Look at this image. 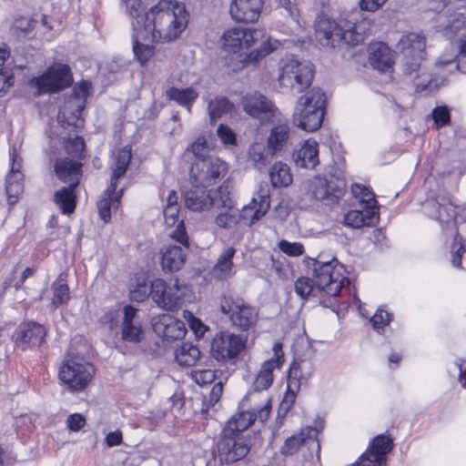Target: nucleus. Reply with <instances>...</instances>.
I'll use <instances>...</instances> for the list:
<instances>
[{"label":"nucleus","instance_id":"60","mask_svg":"<svg viewBox=\"0 0 466 466\" xmlns=\"http://www.w3.org/2000/svg\"><path fill=\"white\" fill-rule=\"evenodd\" d=\"M217 135L221 142L225 145H236L237 143L235 133L229 127L226 125L221 124L218 126L217 129Z\"/></svg>","mask_w":466,"mask_h":466},{"label":"nucleus","instance_id":"4","mask_svg":"<svg viewBox=\"0 0 466 466\" xmlns=\"http://www.w3.org/2000/svg\"><path fill=\"white\" fill-rule=\"evenodd\" d=\"M82 164L69 157L58 158L56 161L55 171L57 177L69 186L63 187L55 194V202L64 214H71L76 208L75 188L81 177Z\"/></svg>","mask_w":466,"mask_h":466},{"label":"nucleus","instance_id":"48","mask_svg":"<svg viewBox=\"0 0 466 466\" xmlns=\"http://www.w3.org/2000/svg\"><path fill=\"white\" fill-rule=\"evenodd\" d=\"M5 188L10 203H15L17 197L23 192V174H8Z\"/></svg>","mask_w":466,"mask_h":466},{"label":"nucleus","instance_id":"5","mask_svg":"<svg viewBox=\"0 0 466 466\" xmlns=\"http://www.w3.org/2000/svg\"><path fill=\"white\" fill-rule=\"evenodd\" d=\"M313 76V65L293 55L285 56L279 63V82L284 88L301 93L311 85Z\"/></svg>","mask_w":466,"mask_h":466},{"label":"nucleus","instance_id":"45","mask_svg":"<svg viewBox=\"0 0 466 466\" xmlns=\"http://www.w3.org/2000/svg\"><path fill=\"white\" fill-rule=\"evenodd\" d=\"M53 298L50 308L55 310L59 306L66 304L70 299L69 287L60 275L59 279L52 284Z\"/></svg>","mask_w":466,"mask_h":466},{"label":"nucleus","instance_id":"55","mask_svg":"<svg viewBox=\"0 0 466 466\" xmlns=\"http://www.w3.org/2000/svg\"><path fill=\"white\" fill-rule=\"evenodd\" d=\"M465 252L462 238L458 235L455 236L451 246V263L454 267L460 268L461 265V256Z\"/></svg>","mask_w":466,"mask_h":466},{"label":"nucleus","instance_id":"8","mask_svg":"<svg viewBox=\"0 0 466 466\" xmlns=\"http://www.w3.org/2000/svg\"><path fill=\"white\" fill-rule=\"evenodd\" d=\"M219 309L230 325L238 330L248 331L258 321V310L238 295H224L220 299Z\"/></svg>","mask_w":466,"mask_h":466},{"label":"nucleus","instance_id":"62","mask_svg":"<svg viewBox=\"0 0 466 466\" xmlns=\"http://www.w3.org/2000/svg\"><path fill=\"white\" fill-rule=\"evenodd\" d=\"M31 23L27 18H19L15 21L12 29L17 36H20L21 34L25 35L31 31Z\"/></svg>","mask_w":466,"mask_h":466},{"label":"nucleus","instance_id":"63","mask_svg":"<svg viewBox=\"0 0 466 466\" xmlns=\"http://www.w3.org/2000/svg\"><path fill=\"white\" fill-rule=\"evenodd\" d=\"M387 1L388 0H360L359 5L362 11L376 12L383 6Z\"/></svg>","mask_w":466,"mask_h":466},{"label":"nucleus","instance_id":"46","mask_svg":"<svg viewBox=\"0 0 466 466\" xmlns=\"http://www.w3.org/2000/svg\"><path fill=\"white\" fill-rule=\"evenodd\" d=\"M352 194L359 198V207L360 208H369L378 210V202L375 195L364 186L355 184L352 186Z\"/></svg>","mask_w":466,"mask_h":466},{"label":"nucleus","instance_id":"18","mask_svg":"<svg viewBox=\"0 0 466 466\" xmlns=\"http://www.w3.org/2000/svg\"><path fill=\"white\" fill-rule=\"evenodd\" d=\"M272 351L273 356L260 365V368L255 377L253 389L256 391L266 390L272 385L274 380V371L276 370H280L285 361L282 344L280 342L274 343Z\"/></svg>","mask_w":466,"mask_h":466},{"label":"nucleus","instance_id":"38","mask_svg":"<svg viewBox=\"0 0 466 466\" xmlns=\"http://www.w3.org/2000/svg\"><path fill=\"white\" fill-rule=\"evenodd\" d=\"M440 27L451 33H456L466 27V7L460 5L455 9L449 8L444 15L439 16Z\"/></svg>","mask_w":466,"mask_h":466},{"label":"nucleus","instance_id":"2","mask_svg":"<svg viewBox=\"0 0 466 466\" xmlns=\"http://www.w3.org/2000/svg\"><path fill=\"white\" fill-rule=\"evenodd\" d=\"M326 103L325 93L319 87L311 88L298 98L292 113V123L308 132L318 130L324 119Z\"/></svg>","mask_w":466,"mask_h":466},{"label":"nucleus","instance_id":"52","mask_svg":"<svg viewBox=\"0 0 466 466\" xmlns=\"http://www.w3.org/2000/svg\"><path fill=\"white\" fill-rule=\"evenodd\" d=\"M66 150L75 160H80L84 157L85 142L81 137L68 139L66 143Z\"/></svg>","mask_w":466,"mask_h":466},{"label":"nucleus","instance_id":"7","mask_svg":"<svg viewBox=\"0 0 466 466\" xmlns=\"http://www.w3.org/2000/svg\"><path fill=\"white\" fill-rule=\"evenodd\" d=\"M260 36H264V29H249L241 26H235L226 30L222 36L223 49L230 54L228 58V66L233 71H238L242 68H235L238 56L248 54L246 50L249 49L253 44L258 41Z\"/></svg>","mask_w":466,"mask_h":466},{"label":"nucleus","instance_id":"42","mask_svg":"<svg viewBox=\"0 0 466 466\" xmlns=\"http://www.w3.org/2000/svg\"><path fill=\"white\" fill-rule=\"evenodd\" d=\"M166 95L170 100H174L180 106H186L188 112L191 111V106L198 96V92L192 87L184 89L170 87L167 90Z\"/></svg>","mask_w":466,"mask_h":466},{"label":"nucleus","instance_id":"47","mask_svg":"<svg viewBox=\"0 0 466 466\" xmlns=\"http://www.w3.org/2000/svg\"><path fill=\"white\" fill-rule=\"evenodd\" d=\"M233 105L226 97H217L208 103V110L210 122L214 124L222 116L232 110Z\"/></svg>","mask_w":466,"mask_h":466},{"label":"nucleus","instance_id":"53","mask_svg":"<svg viewBox=\"0 0 466 466\" xmlns=\"http://www.w3.org/2000/svg\"><path fill=\"white\" fill-rule=\"evenodd\" d=\"M191 378L198 385H207L214 382L217 375L212 370H196L191 371Z\"/></svg>","mask_w":466,"mask_h":466},{"label":"nucleus","instance_id":"35","mask_svg":"<svg viewBox=\"0 0 466 466\" xmlns=\"http://www.w3.org/2000/svg\"><path fill=\"white\" fill-rule=\"evenodd\" d=\"M85 107V102L77 98L69 99L63 109L57 115V122L63 127L75 126L79 127L83 121L80 118L82 110Z\"/></svg>","mask_w":466,"mask_h":466},{"label":"nucleus","instance_id":"61","mask_svg":"<svg viewBox=\"0 0 466 466\" xmlns=\"http://www.w3.org/2000/svg\"><path fill=\"white\" fill-rule=\"evenodd\" d=\"M432 118L438 127H441L450 122V112L446 106H438L432 111Z\"/></svg>","mask_w":466,"mask_h":466},{"label":"nucleus","instance_id":"20","mask_svg":"<svg viewBox=\"0 0 466 466\" xmlns=\"http://www.w3.org/2000/svg\"><path fill=\"white\" fill-rule=\"evenodd\" d=\"M271 401L267 400L266 402L258 408H253L251 410L243 411L234 416L230 420L228 421L224 430H229L230 431L239 432L247 430L256 420L260 422H265L270 414Z\"/></svg>","mask_w":466,"mask_h":466},{"label":"nucleus","instance_id":"49","mask_svg":"<svg viewBox=\"0 0 466 466\" xmlns=\"http://www.w3.org/2000/svg\"><path fill=\"white\" fill-rule=\"evenodd\" d=\"M417 72H420V74H417L413 78V84L417 92L425 90L432 91L437 86V84L431 74L426 71H422L421 68Z\"/></svg>","mask_w":466,"mask_h":466},{"label":"nucleus","instance_id":"3","mask_svg":"<svg viewBox=\"0 0 466 466\" xmlns=\"http://www.w3.org/2000/svg\"><path fill=\"white\" fill-rule=\"evenodd\" d=\"M315 35L321 46L330 47L341 43L356 46L363 40L362 34L357 31V25L351 20L336 22L326 15H319L316 19Z\"/></svg>","mask_w":466,"mask_h":466},{"label":"nucleus","instance_id":"17","mask_svg":"<svg viewBox=\"0 0 466 466\" xmlns=\"http://www.w3.org/2000/svg\"><path fill=\"white\" fill-rule=\"evenodd\" d=\"M180 206L177 191L170 190L167 194L166 204L163 207L164 223L171 228L177 225L169 236L182 245H187L188 236L187 234L184 220L179 218Z\"/></svg>","mask_w":466,"mask_h":466},{"label":"nucleus","instance_id":"30","mask_svg":"<svg viewBox=\"0 0 466 466\" xmlns=\"http://www.w3.org/2000/svg\"><path fill=\"white\" fill-rule=\"evenodd\" d=\"M269 207L270 200L268 194L266 192L258 194L239 211L240 221L242 220L245 225L250 227L267 214Z\"/></svg>","mask_w":466,"mask_h":466},{"label":"nucleus","instance_id":"23","mask_svg":"<svg viewBox=\"0 0 466 466\" xmlns=\"http://www.w3.org/2000/svg\"><path fill=\"white\" fill-rule=\"evenodd\" d=\"M46 331L45 328L35 322L22 323L15 336V345L22 350L38 347L45 339Z\"/></svg>","mask_w":466,"mask_h":466},{"label":"nucleus","instance_id":"64","mask_svg":"<svg viewBox=\"0 0 466 466\" xmlns=\"http://www.w3.org/2000/svg\"><path fill=\"white\" fill-rule=\"evenodd\" d=\"M85 418L78 413L70 415L66 420L68 428L73 431H79L85 425Z\"/></svg>","mask_w":466,"mask_h":466},{"label":"nucleus","instance_id":"39","mask_svg":"<svg viewBox=\"0 0 466 466\" xmlns=\"http://www.w3.org/2000/svg\"><path fill=\"white\" fill-rule=\"evenodd\" d=\"M235 254L236 249L233 247H228L218 256L212 268L214 278L224 280L235 274L234 263L232 261Z\"/></svg>","mask_w":466,"mask_h":466},{"label":"nucleus","instance_id":"11","mask_svg":"<svg viewBox=\"0 0 466 466\" xmlns=\"http://www.w3.org/2000/svg\"><path fill=\"white\" fill-rule=\"evenodd\" d=\"M94 373L91 363L79 356L68 354L59 368L58 377L71 390H81L89 384Z\"/></svg>","mask_w":466,"mask_h":466},{"label":"nucleus","instance_id":"6","mask_svg":"<svg viewBox=\"0 0 466 466\" xmlns=\"http://www.w3.org/2000/svg\"><path fill=\"white\" fill-rule=\"evenodd\" d=\"M115 166L112 169V176L109 187L105 191V197L97 202L99 216L104 222H108L111 218L110 209H116L119 206L120 198L123 194V188L116 193L118 178L123 177L130 164L131 149L127 147L121 148L114 155Z\"/></svg>","mask_w":466,"mask_h":466},{"label":"nucleus","instance_id":"25","mask_svg":"<svg viewBox=\"0 0 466 466\" xmlns=\"http://www.w3.org/2000/svg\"><path fill=\"white\" fill-rule=\"evenodd\" d=\"M319 431L314 427H307L302 429L299 434L293 435L286 440L280 449L281 454L291 456L295 454L302 445L309 448H315L319 452L320 449L319 442L317 439Z\"/></svg>","mask_w":466,"mask_h":466},{"label":"nucleus","instance_id":"44","mask_svg":"<svg viewBox=\"0 0 466 466\" xmlns=\"http://www.w3.org/2000/svg\"><path fill=\"white\" fill-rule=\"evenodd\" d=\"M200 357V350L192 343H183L175 350L176 361L181 366H193Z\"/></svg>","mask_w":466,"mask_h":466},{"label":"nucleus","instance_id":"22","mask_svg":"<svg viewBox=\"0 0 466 466\" xmlns=\"http://www.w3.org/2000/svg\"><path fill=\"white\" fill-rule=\"evenodd\" d=\"M295 131L288 121H278L273 124L267 137L268 151L277 155L291 145Z\"/></svg>","mask_w":466,"mask_h":466},{"label":"nucleus","instance_id":"27","mask_svg":"<svg viewBox=\"0 0 466 466\" xmlns=\"http://www.w3.org/2000/svg\"><path fill=\"white\" fill-rule=\"evenodd\" d=\"M153 328L156 333L166 340L181 339L187 333L185 324L170 314L157 316L153 322Z\"/></svg>","mask_w":466,"mask_h":466},{"label":"nucleus","instance_id":"50","mask_svg":"<svg viewBox=\"0 0 466 466\" xmlns=\"http://www.w3.org/2000/svg\"><path fill=\"white\" fill-rule=\"evenodd\" d=\"M427 206H431L432 208H436L438 206L439 209L435 212H429V216L439 219L441 221L448 222L454 217L455 210L452 205L445 206L441 205L440 203L435 202L434 200L428 201Z\"/></svg>","mask_w":466,"mask_h":466},{"label":"nucleus","instance_id":"51","mask_svg":"<svg viewBox=\"0 0 466 466\" xmlns=\"http://www.w3.org/2000/svg\"><path fill=\"white\" fill-rule=\"evenodd\" d=\"M187 152H191L195 160L207 159L210 157L208 147L205 137H199L187 148Z\"/></svg>","mask_w":466,"mask_h":466},{"label":"nucleus","instance_id":"40","mask_svg":"<svg viewBox=\"0 0 466 466\" xmlns=\"http://www.w3.org/2000/svg\"><path fill=\"white\" fill-rule=\"evenodd\" d=\"M279 5L276 9L279 15V22L289 25L292 29L299 28V13L296 5V0H277Z\"/></svg>","mask_w":466,"mask_h":466},{"label":"nucleus","instance_id":"19","mask_svg":"<svg viewBox=\"0 0 466 466\" xmlns=\"http://www.w3.org/2000/svg\"><path fill=\"white\" fill-rule=\"evenodd\" d=\"M345 183L334 177H315L309 183V190L312 197L318 200H338L344 192Z\"/></svg>","mask_w":466,"mask_h":466},{"label":"nucleus","instance_id":"12","mask_svg":"<svg viewBox=\"0 0 466 466\" xmlns=\"http://www.w3.org/2000/svg\"><path fill=\"white\" fill-rule=\"evenodd\" d=\"M188 292L187 285L176 279L167 285L163 279H156L150 284V296L154 302L168 311H174L182 307Z\"/></svg>","mask_w":466,"mask_h":466},{"label":"nucleus","instance_id":"57","mask_svg":"<svg viewBox=\"0 0 466 466\" xmlns=\"http://www.w3.org/2000/svg\"><path fill=\"white\" fill-rule=\"evenodd\" d=\"M457 48H458V56H457V67L458 69L466 74V34L462 35L457 40Z\"/></svg>","mask_w":466,"mask_h":466},{"label":"nucleus","instance_id":"14","mask_svg":"<svg viewBox=\"0 0 466 466\" xmlns=\"http://www.w3.org/2000/svg\"><path fill=\"white\" fill-rule=\"evenodd\" d=\"M337 264V259L326 262L311 259L309 264L316 286L329 296H338L343 287L344 278L336 269Z\"/></svg>","mask_w":466,"mask_h":466},{"label":"nucleus","instance_id":"34","mask_svg":"<svg viewBox=\"0 0 466 466\" xmlns=\"http://www.w3.org/2000/svg\"><path fill=\"white\" fill-rule=\"evenodd\" d=\"M379 211L375 209L358 208L350 210L344 217L346 226L353 228H360L361 227L375 226L379 222Z\"/></svg>","mask_w":466,"mask_h":466},{"label":"nucleus","instance_id":"10","mask_svg":"<svg viewBox=\"0 0 466 466\" xmlns=\"http://www.w3.org/2000/svg\"><path fill=\"white\" fill-rule=\"evenodd\" d=\"M396 48L403 73L406 76L417 73L420 69L421 62L426 58L425 36L416 32L407 33L400 38Z\"/></svg>","mask_w":466,"mask_h":466},{"label":"nucleus","instance_id":"28","mask_svg":"<svg viewBox=\"0 0 466 466\" xmlns=\"http://www.w3.org/2000/svg\"><path fill=\"white\" fill-rule=\"evenodd\" d=\"M218 193L220 198L218 199L216 205L222 206L225 211L218 214L215 223L221 228H231L240 221L239 210L234 208V202L230 198L226 187H219Z\"/></svg>","mask_w":466,"mask_h":466},{"label":"nucleus","instance_id":"31","mask_svg":"<svg viewBox=\"0 0 466 466\" xmlns=\"http://www.w3.org/2000/svg\"><path fill=\"white\" fill-rule=\"evenodd\" d=\"M185 206L191 211L201 212L209 209L216 205L215 200L208 190L201 186L193 185L192 188L184 195Z\"/></svg>","mask_w":466,"mask_h":466},{"label":"nucleus","instance_id":"56","mask_svg":"<svg viewBox=\"0 0 466 466\" xmlns=\"http://www.w3.org/2000/svg\"><path fill=\"white\" fill-rule=\"evenodd\" d=\"M295 291L302 299L308 298L313 291V280L309 278H299L295 282Z\"/></svg>","mask_w":466,"mask_h":466},{"label":"nucleus","instance_id":"24","mask_svg":"<svg viewBox=\"0 0 466 466\" xmlns=\"http://www.w3.org/2000/svg\"><path fill=\"white\" fill-rule=\"evenodd\" d=\"M123 313L121 339L127 343H139L144 338V331L137 316V309L127 305L124 307Z\"/></svg>","mask_w":466,"mask_h":466},{"label":"nucleus","instance_id":"15","mask_svg":"<svg viewBox=\"0 0 466 466\" xmlns=\"http://www.w3.org/2000/svg\"><path fill=\"white\" fill-rule=\"evenodd\" d=\"M247 338L230 331H222L213 338L210 355L219 362L236 359L246 348Z\"/></svg>","mask_w":466,"mask_h":466},{"label":"nucleus","instance_id":"58","mask_svg":"<svg viewBox=\"0 0 466 466\" xmlns=\"http://www.w3.org/2000/svg\"><path fill=\"white\" fill-rule=\"evenodd\" d=\"M148 296H150V287L148 288L146 281L138 282L131 290H130V299L134 301H143Z\"/></svg>","mask_w":466,"mask_h":466},{"label":"nucleus","instance_id":"37","mask_svg":"<svg viewBox=\"0 0 466 466\" xmlns=\"http://www.w3.org/2000/svg\"><path fill=\"white\" fill-rule=\"evenodd\" d=\"M369 62L373 68L385 71L392 65L391 50L387 45L377 42L369 46Z\"/></svg>","mask_w":466,"mask_h":466},{"label":"nucleus","instance_id":"41","mask_svg":"<svg viewBox=\"0 0 466 466\" xmlns=\"http://www.w3.org/2000/svg\"><path fill=\"white\" fill-rule=\"evenodd\" d=\"M269 177L274 187H287L293 181L290 167L281 161L276 162L270 167Z\"/></svg>","mask_w":466,"mask_h":466},{"label":"nucleus","instance_id":"26","mask_svg":"<svg viewBox=\"0 0 466 466\" xmlns=\"http://www.w3.org/2000/svg\"><path fill=\"white\" fill-rule=\"evenodd\" d=\"M392 449L391 440L383 435L376 437L370 448L356 461L360 466H380L385 455Z\"/></svg>","mask_w":466,"mask_h":466},{"label":"nucleus","instance_id":"13","mask_svg":"<svg viewBox=\"0 0 466 466\" xmlns=\"http://www.w3.org/2000/svg\"><path fill=\"white\" fill-rule=\"evenodd\" d=\"M227 172V163L214 156L195 160L190 168V179L192 185L208 187L219 182Z\"/></svg>","mask_w":466,"mask_h":466},{"label":"nucleus","instance_id":"1","mask_svg":"<svg viewBox=\"0 0 466 466\" xmlns=\"http://www.w3.org/2000/svg\"><path fill=\"white\" fill-rule=\"evenodd\" d=\"M133 31V50L141 64L154 55V44L170 42L187 26L189 14L183 4L160 0L147 11L142 0H122Z\"/></svg>","mask_w":466,"mask_h":466},{"label":"nucleus","instance_id":"29","mask_svg":"<svg viewBox=\"0 0 466 466\" xmlns=\"http://www.w3.org/2000/svg\"><path fill=\"white\" fill-rule=\"evenodd\" d=\"M261 40L259 48L254 49L248 54H241L238 56V60L234 66L235 68H244L249 65H255L261 58L265 57L271 52L277 50L280 46V42L268 36L264 32V36H260L258 41Z\"/></svg>","mask_w":466,"mask_h":466},{"label":"nucleus","instance_id":"16","mask_svg":"<svg viewBox=\"0 0 466 466\" xmlns=\"http://www.w3.org/2000/svg\"><path fill=\"white\" fill-rule=\"evenodd\" d=\"M219 460L225 463H233L244 459L250 447L246 438L239 432L223 430L217 444Z\"/></svg>","mask_w":466,"mask_h":466},{"label":"nucleus","instance_id":"21","mask_svg":"<svg viewBox=\"0 0 466 466\" xmlns=\"http://www.w3.org/2000/svg\"><path fill=\"white\" fill-rule=\"evenodd\" d=\"M264 0H232L229 5V15L238 23H255L258 20Z\"/></svg>","mask_w":466,"mask_h":466},{"label":"nucleus","instance_id":"59","mask_svg":"<svg viewBox=\"0 0 466 466\" xmlns=\"http://www.w3.org/2000/svg\"><path fill=\"white\" fill-rule=\"evenodd\" d=\"M390 320L391 315L382 309H379L370 319L373 328L378 330L387 326Z\"/></svg>","mask_w":466,"mask_h":466},{"label":"nucleus","instance_id":"33","mask_svg":"<svg viewBox=\"0 0 466 466\" xmlns=\"http://www.w3.org/2000/svg\"><path fill=\"white\" fill-rule=\"evenodd\" d=\"M184 248L178 246H167L161 250V266L165 271L179 270L186 261V249L188 243L183 245Z\"/></svg>","mask_w":466,"mask_h":466},{"label":"nucleus","instance_id":"9","mask_svg":"<svg viewBox=\"0 0 466 466\" xmlns=\"http://www.w3.org/2000/svg\"><path fill=\"white\" fill-rule=\"evenodd\" d=\"M73 82L71 69L67 65L55 63L38 76L29 80L28 86L33 90L34 96H39L46 94L58 93Z\"/></svg>","mask_w":466,"mask_h":466},{"label":"nucleus","instance_id":"32","mask_svg":"<svg viewBox=\"0 0 466 466\" xmlns=\"http://www.w3.org/2000/svg\"><path fill=\"white\" fill-rule=\"evenodd\" d=\"M292 159L298 167L313 169L319 163L318 143L313 139L304 141L294 150Z\"/></svg>","mask_w":466,"mask_h":466},{"label":"nucleus","instance_id":"43","mask_svg":"<svg viewBox=\"0 0 466 466\" xmlns=\"http://www.w3.org/2000/svg\"><path fill=\"white\" fill-rule=\"evenodd\" d=\"M248 158L257 168L265 167L275 156L268 151V144L255 142L248 147Z\"/></svg>","mask_w":466,"mask_h":466},{"label":"nucleus","instance_id":"54","mask_svg":"<svg viewBox=\"0 0 466 466\" xmlns=\"http://www.w3.org/2000/svg\"><path fill=\"white\" fill-rule=\"evenodd\" d=\"M279 248L291 257H299L304 253V247L301 243L289 242L284 239L279 242Z\"/></svg>","mask_w":466,"mask_h":466},{"label":"nucleus","instance_id":"36","mask_svg":"<svg viewBox=\"0 0 466 466\" xmlns=\"http://www.w3.org/2000/svg\"><path fill=\"white\" fill-rule=\"evenodd\" d=\"M244 110L251 116L263 119L264 116L273 113L272 103L264 96L260 94H254L245 97Z\"/></svg>","mask_w":466,"mask_h":466}]
</instances>
